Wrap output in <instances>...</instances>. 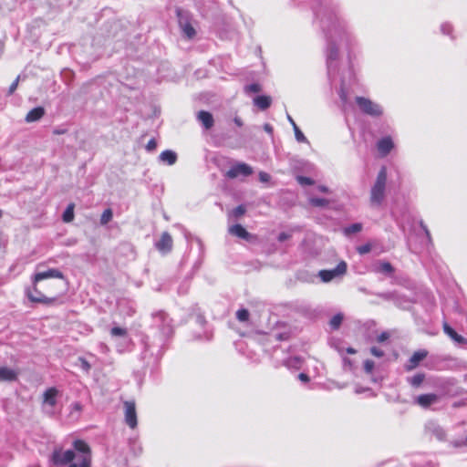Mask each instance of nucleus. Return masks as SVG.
Wrapping results in <instances>:
<instances>
[{"mask_svg": "<svg viewBox=\"0 0 467 467\" xmlns=\"http://www.w3.org/2000/svg\"><path fill=\"white\" fill-rule=\"evenodd\" d=\"M25 292L32 303L45 306L59 304L67 292L64 275L56 268L36 273L32 276V286L26 287Z\"/></svg>", "mask_w": 467, "mask_h": 467, "instance_id": "nucleus-1", "label": "nucleus"}, {"mask_svg": "<svg viewBox=\"0 0 467 467\" xmlns=\"http://www.w3.org/2000/svg\"><path fill=\"white\" fill-rule=\"evenodd\" d=\"M387 177V168L382 166L370 190L369 202L372 206L379 207L381 205L385 197Z\"/></svg>", "mask_w": 467, "mask_h": 467, "instance_id": "nucleus-2", "label": "nucleus"}, {"mask_svg": "<svg viewBox=\"0 0 467 467\" xmlns=\"http://www.w3.org/2000/svg\"><path fill=\"white\" fill-rule=\"evenodd\" d=\"M75 451L81 453L79 463H71L68 467H91L92 455L89 445L83 440H76L73 442Z\"/></svg>", "mask_w": 467, "mask_h": 467, "instance_id": "nucleus-3", "label": "nucleus"}, {"mask_svg": "<svg viewBox=\"0 0 467 467\" xmlns=\"http://www.w3.org/2000/svg\"><path fill=\"white\" fill-rule=\"evenodd\" d=\"M355 101L363 113L372 117H379L382 115L383 111L381 107L371 99L364 97H356Z\"/></svg>", "mask_w": 467, "mask_h": 467, "instance_id": "nucleus-4", "label": "nucleus"}, {"mask_svg": "<svg viewBox=\"0 0 467 467\" xmlns=\"http://www.w3.org/2000/svg\"><path fill=\"white\" fill-rule=\"evenodd\" d=\"M76 454L72 450L64 451L61 447H56L50 456V461L55 465H66L73 463Z\"/></svg>", "mask_w": 467, "mask_h": 467, "instance_id": "nucleus-5", "label": "nucleus"}, {"mask_svg": "<svg viewBox=\"0 0 467 467\" xmlns=\"http://www.w3.org/2000/svg\"><path fill=\"white\" fill-rule=\"evenodd\" d=\"M347 269V263L345 261H340L336 268L331 270H321L319 271L318 275L323 282L327 283L333 280L335 277L345 275Z\"/></svg>", "mask_w": 467, "mask_h": 467, "instance_id": "nucleus-6", "label": "nucleus"}, {"mask_svg": "<svg viewBox=\"0 0 467 467\" xmlns=\"http://www.w3.org/2000/svg\"><path fill=\"white\" fill-rule=\"evenodd\" d=\"M124 418L126 424L130 429H135L138 425L136 404L134 400L124 401Z\"/></svg>", "mask_w": 467, "mask_h": 467, "instance_id": "nucleus-7", "label": "nucleus"}, {"mask_svg": "<svg viewBox=\"0 0 467 467\" xmlns=\"http://www.w3.org/2000/svg\"><path fill=\"white\" fill-rule=\"evenodd\" d=\"M176 13L179 19V25L185 36L189 39L193 38L196 35V31L194 27L192 26L189 16H184L183 12L180 9H178Z\"/></svg>", "mask_w": 467, "mask_h": 467, "instance_id": "nucleus-8", "label": "nucleus"}, {"mask_svg": "<svg viewBox=\"0 0 467 467\" xmlns=\"http://www.w3.org/2000/svg\"><path fill=\"white\" fill-rule=\"evenodd\" d=\"M253 173V169L246 163H238L231 167L226 176L230 179L237 178L239 175L249 176Z\"/></svg>", "mask_w": 467, "mask_h": 467, "instance_id": "nucleus-9", "label": "nucleus"}, {"mask_svg": "<svg viewBox=\"0 0 467 467\" xmlns=\"http://www.w3.org/2000/svg\"><path fill=\"white\" fill-rule=\"evenodd\" d=\"M172 244L173 241L171 234L168 232H163L160 240L155 244V247L159 252L167 254L171 251Z\"/></svg>", "mask_w": 467, "mask_h": 467, "instance_id": "nucleus-10", "label": "nucleus"}, {"mask_svg": "<svg viewBox=\"0 0 467 467\" xmlns=\"http://www.w3.org/2000/svg\"><path fill=\"white\" fill-rule=\"evenodd\" d=\"M427 356H428V351L425 349H420L418 351H415L405 366L406 370L410 371V370H413L414 368H416L419 366V364L423 359L426 358Z\"/></svg>", "mask_w": 467, "mask_h": 467, "instance_id": "nucleus-11", "label": "nucleus"}, {"mask_svg": "<svg viewBox=\"0 0 467 467\" xmlns=\"http://www.w3.org/2000/svg\"><path fill=\"white\" fill-rule=\"evenodd\" d=\"M394 148V143L389 136L380 139L377 143V149L381 157H386Z\"/></svg>", "mask_w": 467, "mask_h": 467, "instance_id": "nucleus-12", "label": "nucleus"}, {"mask_svg": "<svg viewBox=\"0 0 467 467\" xmlns=\"http://www.w3.org/2000/svg\"><path fill=\"white\" fill-rule=\"evenodd\" d=\"M438 395L434 393L422 394L418 396L417 403L422 408H429L431 404L438 400Z\"/></svg>", "mask_w": 467, "mask_h": 467, "instance_id": "nucleus-13", "label": "nucleus"}, {"mask_svg": "<svg viewBox=\"0 0 467 467\" xmlns=\"http://www.w3.org/2000/svg\"><path fill=\"white\" fill-rule=\"evenodd\" d=\"M229 234L238 238L248 241L251 238V234L243 227L241 224H234L228 229Z\"/></svg>", "mask_w": 467, "mask_h": 467, "instance_id": "nucleus-14", "label": "nucleus"}, {"mask_svg": "<svg viewBox=\"0 0 467 467\" xmlns=\"http://www.w3.org/2000/svg\"><path fill=\"white\" fill-rule=\"evenodd\" d=\"M443 331L452 340L459 344H466L467 340L462 336L459 335L448 323H443Z\"/></svg>", "mask_w": 467, "mask_h": 467, "instance_id": "nucleus-15", "label": "nucleus"}, {"mask_svg": "<svg viewBox=\"0 0 467 467\" xmlns=\"http://www.w3.org/2000/svg\"><path fill=\"white\" fill-rule=\"evenodd\" d=\"M57 394L58 390L55 387L48 388L43 394V402L55 407Z\"/></svg>", "mask_w": 467, "mask_h": 467, "instance_id": "nucleus-16", "label": "nucleus"}, {"mask_svg": "<svg viewBox=\"0 0 467 467\" xmlns=\"http://www.w3.org/2000/svg\"><path fill=\"white\" fill-rule=\"evenodd\" d=\"M44 115L45 109L43 107H36L28 111L25 119L28 123L35 122L41 119L44 117Z\"/></svg>", "mask_w": 467, "mask_h": 467, "instance_id": "nucleus-17", "label": "nucleus"}, {"mask_svg": "<svg viewBox=\"0 0 467 467\" xmlns=\"http://www.w3.org/2000/svg\"><path fill=\"white\" fill-rule=\"evenodd\" d=\"M17 379V373L7 367H0V381H14Z\"/></svg>", "mask_w": 467, "mask_h": 467, "instance_id": "nucleus-18", "label": "nucleus"}, {"mask_svg": "<svg viewBox=\"0 0 467 467\" xmlns=\"http://www.w3.org/2000/svg\"><path fill=\"white\" fill-rule=\"evenodd\" d=\"M198 119L202 123L206 130L211 129L213 126L214 120L213 115L205 110H201L198 113Z\"/></svg>", "mask_w": 467, "mask_h": 467, "instance_id": "nucleus-19", "label": "nucleus"}, {"mask_svg": "<svg viewBox=\"0 0 467 467\" xmlns=\"http://www.w3.org/2000/svg\"><path fill=\"white\" fill-rule=\"evenodd\" d=\"M271 98L267 96H258L254 99V103L260 109H266L271 106Z\"/></svg>", "mask_w": 467, "mask_h": 467, "instance_id": "nucleus-20", "label": "nucleus"}, {"mask_svg": "<svg viewBox=\"0 0 467 467\" xmlns=\"http://www.w3.org/2000/svg\"><path fill=\"white\" fill-rule=\"evenodd\" d=\"M160 159L165 162H167L169 165H172L177 161V155L172 150H164L161 153Z\"/></svg>", "mask_w": 467, "mask_h": 467, "instance_id": "nucleus-21", "label": "nucleus"}, {"mask_svg": "<svg viewBox=\"0 0 467 467\" xmlns=\"http://www.w3.org/2000/svg\"><path fill=\"white\" fill-rule=\"evenodd\" d=\"M74 203H69L63 213L62 219L65 223H70L74 219Z\"/></svg>", "mask_w": 467, "mask_h": 467, "instance_id": "nucleus-22", "label": "nucleus"}, {"mask_svg": "<svg viewBox=\"0 0 467 467\" xmlns=\"http://www.w3.org/2000/svg\"><path fill=\"white\" fill-rule=\"evenodd\" d=\"M343 321V315L337 314L329 321V325L332 329L337 330L340 327Z\"/></svg>", "mask_w": 467, "mask_h": 467, "instance_id": "nucleus-23", "label": "nucleus"}, {"mask_svg": "<svg viewBox=\"0 0 467 467\" xmlns=\"http://www.w3.org/2000/svg\"><path fill=\"white\" fill-rule=\"evenodd\" d=\"M378 271L387 275H391L394 272V268L389 262H380L379 265Z\"/></svg>", "mask_w": 467, "mask_h": 467, "instance_id": "nucleus-24", "label": "nucleus"}, {"mask_svg": "<svg viewBox=\"0 0 467 467\" xmlns=\"http://www.w3.org/2000/svg\"><path fill=\"white\" fill-rule=\"evenodd\" d=\"M424 379L425 375L423 373H418L410 379V383L411 386L418 388L422 384Z\"/></svg>", "mask_w": 467, "mask_h": 467, "instance_id": "nucleus-25", "label": "nucleus"}, {"mask_svg": "<svg viewBox=\"0 0 467 467\" xmlns=\"http://www.w3.org/2000/svg\"><path fill=\"white\" fill-rule=\"evenodd\" d=\"M113 217V213H112V210L111 209H106L102 214H101V217H100V223L102 225L104 224H107L109 222L111 221Z\"/></svg>", "mask_w": 467, "mask_h": 467, "instance_id": "nucleus-26", "label": "nucleus"}, {"mask_svg": "<svg viewBox=\"0 0 467 467\" xmlns=\"http://www.w3.org/2000/svg\"><path fill=\"white\" fill-rule=\"evenodd\" d=\"M361 230H362V224L357 223H353V224L349 225L348 227L345 228L344 233H345V234L349 235V234H355V233H358Z\"/></svg>", "mask_w": 467, "mask_h": 467, "instance_id": "nucleus-27", "label": "nucleus"}, {"mask_svg": "<svg viewBox=\"0 0 467 467\" xmlns=\"http://www.w3.org/2000/svg\"><path fill=\"white\" fill-rule=\"evenodd\" d=\"M249 317H250L249 311L247 309H245V308L239 309L236 312V318L240 322H246V321H248Z\"/></svg>", "mask_w": 467, "mask_h": 467, "instance_id": "nucleus-28", "label": "nucleus"}, {"mask_svg": "<svg viewBox=\"0 0 467 467\" xmlns=\"http://www.w3.org/2000/svg\"><path fill=\"white\" fill-rule=\"evenodd\" d=\"M309 202L311 205L316 207L327 206L329 203V202L327 199L323 198H311L309 200Z\"/></svg>", "mask_w": 467, "mask_h": 467, "instance_id": "nucleus-29", "label": "nucleus"}, {"mask_svg": "<svg viewBox=\"0 0 467 467\" xmlns=\"http://www.w3.org/2000/svg\"><path fill=\"white\" fill-rule=\"evenodd\" d=\"M291 122L294 126L295 136H296V140L299 142L306 141V136L303 134V132L300 130V129L296 126V124L292 119H291Z\"/></svg>", "mask_w": 467, "mask_h": 467, "instance_id": "nucleus-30", "label": "nucleus"}, {"mask_svg": "<svg viewBox=\"0 0 467 467\" xmlns=\"http://www.w3.org/2000/svg\"><path fill=\"white\" fill-rule=\"evenodd\" d=\"M82 405L79 402H74L70 406V413L69 416H74L77 414V418H78L79 414L82 411Z\"/></svg>", "mask_w": 467, "mask_h": 467, "instance_id": "nucleus-31", "label": "nucleus"}, {"mask_svg": "<svg viewBox=\"0 0 467 467\" xmlns=\"http://www.w3.org/2000/svg\"><path fill=\"white\" fill-rule=\"evenodd\" d=\"M245 212H246L245 206L241 204V205H238L237 207H235L232 211V215L234 218H240V217H242L245 213Z\"/></svg>", "mask_w": 467, "mask_h": 467, "instance_id": "nucleus-32", "label": "nucleus"}, {"mask_svg": "<svg viewBox=\"0 0 467 467\" xmlns=\"http://www.w3.org/2000/svg\"><path fill=\"white\" fill-rule=\"evenodd\" d=\"M110 334L113 337H125L127 335V330L119 327H114L111 328Z\"/></svg>", "mask_w": 467, "mask_h": 467, "instance_id": "nucleus-33", "label": "nucleus"}, {"mask_svg": "<svg viewBox=\"0 0 467 467\" xmlns=\"http://www.w3.org/2000/svg\"><path fill=\"white\" fill-rule=\"evenodd\" d=\"M296 181L299 184L305 186V185H313L315 183V182L309 178V177H306V176H302V175H299L296 177Z\"/></svg>", "mask_w": 467, "mask_h": 467, "instance_id": "nucleus-34", "label": "nucleus"}, {"mask_svg": "<svg viewBox=\"0 0 467 467\" xmlns=\"http://www.w3.org/2000/svg\"><path fill=\"white\" fill-rule=\"evenodd\" d=\"M262 88L258 83H252L245 87V91L248 93H259Z\"/></svg>", "mask_w": 467, "mask_h": 467, "instance_id": "nucleus-35", "label": "nucleus"}, {"mask_svg": "<svg viewBox=\"0 0 467 467\" xmlns=\"http://www.w3.org/2000/svg\"><path fill=\"white\" fill-rule=\"evenodd\" d=\"M433 435L437 440L442 441L446 439V432L441 428H437L433 431Z\"/></svg>", "mask_w": 467, "mask_h": 467, "instance_id": "nucleus-36", "label": "nucleus"}, {"mask_svg": "<svg viewBox=\"0 0 467 467\" xmlns=\"http://www.w3.org/2000/svg\"><path fill=\"white\" fill-rule=\"evenodd\" d=\"M375 367V363L371 359H367L364 362V370L367 374H371Z\"/></svg>", "mask_w": 467, "mask_h": 467, "instance_id": "nucleus-37", "label": "nucleus"}, {"mask_svg": "<svg viewBox=\"0 0 467 467\" xmlns=\"http://www.w3.org/2000/svg\"><path fill=\"white\" fill-rule=\"evenodd\" d=\"M357 251L359 254H368L371 251V245L369 244L360 245L357 248Z\"/></svg>", "mask_w": 467, "mask_h": 467, "instance_id": "nucleus-38", "label": "nucleus"}, {"mask_svg": "<svg viewBox=\"0 0 467 467\" xmlns=\"http://www.w3.org/2000/svg\"><path fill=\"white\" fill-rule=\"evenodd\" d=\"M370 353H371L373 356L377 357V358H381V357H383V356H384V352H383V350H381L380 348H377V347H372V348H370Z\"/></svg>", "mask_w": 467, "mask_h": 467, "instance_id": "nucleus-39", "label": "nucleus"}, {"mask_svg": "<svg viewBox=\"0 0 467 467\" xmlns=\"http://www.w3.org/2000/svg\"><path fill=\"white\" fill-rule=\"evenodd\" d=\"M156 147H157V142H156L155 139H150L146 145V150L149 151H152L156 149Z\"/></svg>", "mask_w": 467, "mask_h": 467, "instance_id": "nucleus-40", "label": "nucleus"}, {"mask_svg": "<svg viewBox=\"0 0 467 467\" xmlns=\"http://www.w3.org/2000/svg\"><path fill=\"white\" fill-rule=\"evenodd\" d=\"M259 180L262 182H267L270 180V175L265 171H260L259 172Z\"/></svg>", "mask_w": 467, "mask_h": 467, "instance_id": "nucleus-41", "label": "nucleus"}, {"mask_svg": "<svg viewBox=\"0 0 467 467\" xmlns=\"http://www.w3.org/2000/svg\"><path fill=\"white\" fill-rule=\"evenodd\" d=\"M18 81H19V77H17L16 78V80L10 85L9 90H8L9 94H13L15 92V90L16 89V88L18 86Z\"/></svg>", "mask_w": 467, "mask_h": 467, "instance_id": "nucleus-42", "label": "nucleus"}, {"mask_svg": "<svg viewBox=\"0 0 467 467\" xmlns=\"http://www.w3.org/2000/svg\"><path fill=\"white\" fill-rule=\"evenodd\" d=\"M389 337V335L388 332H382L380 335L378 336L377 340L379 343H382L386 341Z\"/></svg>", "mask_w": 467, "mask_h": 467, "instance_id": "nucleus-43", "label": "nucleus"}, {"mask_svg": "<svg viewBox=\"0 0 467 467\" xmlns=\"http://www.w3.org/2000/svg\"><path fill=\"white\" fill-rule=\"evenodd\" d=\"M290 237H291V234H287V233L283 232V233H280V234H279V235H278V238H277V239H278V241H279V242H284V241H285V240L289 239Z\"/></svg>", "mask_w": 467, "mask_h": 467, "instance_id": "nucleus-44", "label": "nucleus"}, {"mask_svg": "<svg viewBox=\"0 0 467 467\" xmlns=\"http://www.w3.org/2000/svg\"><path fill=\"white\" fill-rule=\"evenodd\" d=\"M80 361H81V368L85 371H88L90 369V364L84 358H80Z\"/></svg>", "mask_w": 467, "mask_h": 467, "instance_id": "nucleus-45", "label": "nucleus"}, {"mask_svg": "<svg viewBox=\"0 0 467 467\" xmlns=\"http://www.w3.org/2000/svg\"><path fill=\"white\" fill-rule=\"evenodd\" d=\"M298 379H299L301 381L305 382V383H307V382H309V380H310V378H309V377H308V375H307V374H306V373H299V374H298Z\"/></svg>", "mask_w": 467, "mask_h": 467, "instance_id": "nucleus-46", "label": "nucleus"}, {"mask_svg": "<svg viewBox=\"0 0 467 467\" xmlns=\"http://www.w3.org/2000/svg\"><path fill=\"white\" fill-rule=\"evenodd\" d=\"M288 338H289V335L287 333H282V334H278L276 336V339L279 341L287 340Z\"/></svg>", "mask_w": 467, "mask_h": 467, "instance_id": "nucleus-47", "label": "nucleus"}, {"mask_svg": "<svg viewBox=\"0 0 467 467\" xmlns=\"http://www.w3.org/2000/svg\"><path fill=\"white\" fill-rule=\"evenodd\" d=\"M264 130H265L267 133H269V134H273L274 129H273V127H272L269 123H265V124L264 125Z\"/></svg>", "mask_w": 467, "mask_h": 467, "instance_id": "nucleus-48", "label": "nucleus"}, {"mask_svg": "<svg viewBox=\"0 0 467 467\" xmlns=\"http://www.w3.org/2000/svg\"><path fill=\"white\" fill-rule=\"evenodd\" d=\"M318 190L321 192H328V188L327 186H324V185H320L318 186Z\"/></svg>", "mask_w": 467, "mask_h": 467, "instance_id": "nucleus-49", "label": "nucleus"}, {"mask_svg": "<svg viewBox=\"0 0 467 467\" xmlns=\"http://www.w3.org/2000/svg\"><path fill=\"white\" fill-rule=\"evenodd\" d=\"M53 133L56 134V135L64 134V133H66V130H55L53 131Z\"/></svg>", "mask_w": 467, "mask_h": 467, "instance_id": "nucleus-50", "label": "nucleus"}, {"mask_svg": "<svg viewBox=\"0 0 467 467\" xmlns=\"http://www.w3.org/2000/svg\"><path fill=\"white\" fill-rule=\"evenodd\" d=\"M346 351L348 354H356L357 353V350L351 347L348 348Z\"/></svg>", "mask_w": 467, "mask_h": 467, "instance_id": "nucleus-51", "label": "nucleus"}, {"mask_svg": "<svg viewBox=\"0 0 467 467\" xmlns=\"http://www.w3.org/2000/svg\"><path fill=\"white\" fill-rule=\"evenodd\" d=\"M234 122H235V124H236L237 126H239V127L243 126V121H242V120H241V119H239V118H235V119H234Z\"/></svg>", "mask_w": 467, "mask_h": 467, "instance_id": "nucleus-52", "label": "nucleus"}, {"mask_svg": "<svg viewBox=\"0 0 467 467\" xmlns=\"http://www.w3.org/2000/svg\"><path fill=\"white\" fill-rule=\"evenodd\" d=\"M337 48H332V49H331L330 57H334V56H337Z\"/></svg>", "mask_w": 467, "mask_h": 467, "instance_id": "nucleus-53", "label": "nucleus"}, {"mask_svg": "<svg viewBox=\"0 0 467 467\" xmlns=\"http://www.w3.org/2000/svg\"><path fill=\"white\" fill-rule=\"evenodd\" d=\"M424 230H425L426 234L429 236V235H430V232H429V230H428V229H426V228H424Z\"/></svg>", "mask_w": 467, "mask_h": 467, "instance_id": "nucleus-54", "label": "nucleus"}]
</instances>
